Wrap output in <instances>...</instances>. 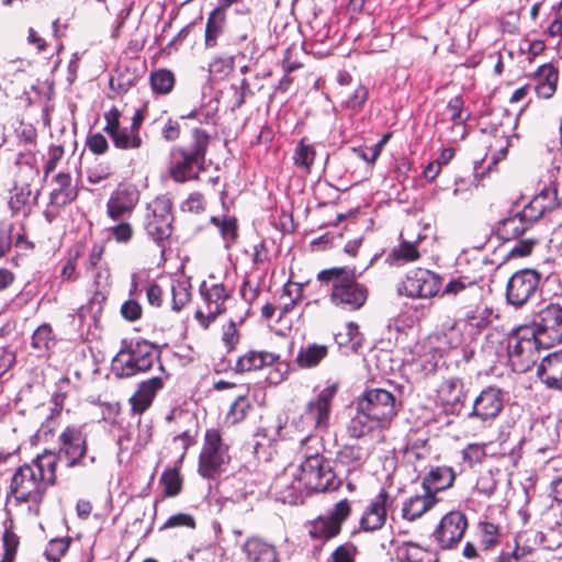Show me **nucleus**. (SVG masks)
<instances>
[{
	"instance_id": "obj_1",
	"label": "nucleus",
	"mask_w": 562,
	"mask_h": 562,
	"mask_svg": "<svg viewBox=\"0 0 562 562\" xmlns=\"http://www.w3.org/2000/svg\"><path fill=\"white\" fill-rule=\"evenodd\" d=\"M211 142L212 135L204 126H191L188 137L169 151V177L176 183L199 181Z\"/></svg>"
},
{
	"instance_id": "obj_2",
	"label": "nucleus",
	"mask_w": 562,
	"mask_h": 562,
	"mask_svg": "<svg viewBox=\"0 0 562 562\" xmlns=\"http://www.w3.org/2000/svg\"><path fill=\"white\" fill-rule=\"evenodd\" d=\"M321 288L328 292L330 304L342 312L361 310L369 297V289L358 280L355 267L334 266L316 274Z\"/></svg>"
},
{
	"instance_id": "obj_3",
	"label": "nucleus",
	"mask_w": 562,
	"mask_h": 562,
	"mask_svg": "<svg viewBox=\"0 0 562 562\" xmlns=\"http://www.w3.org/2000/svg\"><path fill=\"white\" fill-rule=\"evenodd\" d=\"M48 486L37 476L32 464L18 467L10 480L7 502L13 501L14 506L25 507L26 516L38 518L47 494Z\"/></svg>"
},
{
	"instance_id": "obj_4",
	"label": "nucleus",
	"mask_w": 562,
	"mask_h": 562,
	"mask_svg": "<svg viewBox=\"0 0 562 562\" xmlns=\"http://www.w3.org/2000/svg\"><path fill=\"white\" fill-rule=\"evenodd\" d=\"M484 267L479 260L459 263L454 274L442 288L440 296L465 303L481 300L484 292Z\"/></svg>"
},
{
	"instance_id": "obj_5",
	"label": "nucleus",
	"mask_w": 562,
	"mask_h": 562,
	"mask_svg": "<svg viewBox=\"0 0 562 562\" xmlns=\"http://www.w3.org/2000/svg\"><path fill=\"white\" fill-rule=\"evenodd\" d=\"M546 348L530 325L513 329L507 337V353L513 370L525 373L538 361L540 350Z\"/></svg>"
},
{
	"instance_id": "obj_6",
	"label": "nucleus",
	"mask_w": 562,
	"mask_h": 562,
	"mask_svg": "<svg viewBox=\"0 0 562 562\" xmlns=\"http://www.w3.org/2000/svg\"><path fill=\"white\" fill-rule=\"evenodd\" d=\"M158 356L155 346L145 339L125 344L113 359V370L117 378H132L148 372Z\"/></svg>"
},
{
	"instance_id": "obj_7",
	"label": "nucleus",
	"mask_w": 562,
	"mask_h": 562,
	"mask_svg": "<svg viewBox=\"0 0 562 562\" xmlns=\"http://www.w3.org/2000/svg\"><path fill=\"white\" fill-rule=\"evenodd\" d=\"M200 296L206 312L196 310L194 318L203 329H207L215 319L227 310V302L232 299L233 289L223 279L210 274L199 286Z\"/></svg>"
},
{
	"instance_id": "obj_8",
	"label": "nucleus",
	"mask_w": 562,
	"mask_h": 562,
	"mask_svg": "<svg viewBox=\"0 0 562 562\" xmlns=\"http://www.w3.org/2000/svg\"><path fill=\"white\" fill-rule=\"evenodd\" d=\"M231 462L229 446L218 428L205 430L198 460V473L206 480H215Z\"/></svg>"
},
{
	"instance_id": "obj_9",
	"label": "nucleus",
	"mask_w": 562,
	"mask_h": 562,
	"mask_svg": "<svg viewBox=\"0 0 562 562\" xmlns=\"http://www.w3.org/2000/svg\"><path fill=\"white\" fill-rule=\"evenodd\" d=\"M301 477L308 493H330L341 486L330 462L321 453L306 456L300 465Z\"/></svg>"
},
{
	"instance_id": "obj_10",
	"label": "nucleus",
	"mask_w": 562,
	"mask_h": 562,
	"mask_svg": "<svg viewBox=\"0 0 562 562\" xmlns=\"http://www.w3.org/2000/svg\"><path fill=\"white\" fill-rule=\"evenodd\" d=\"M352 502L345 497L336 502L326 515H318L306 522L307 535L312 540L325 543L337 538L344 524L352 515Z\"/></svg>"
},
{
	"instance_id": "obj_11",
	"label": "nucleus",
	"mask_w": 562,
	"mask_h": 562,
	"mask_svg": "<svg viewBox=\"0 0 562 562\" xmlns=\"http://www.w3.org/2000/svg\"><path fill=\"white\" fill-rule=\"evenodd\" d=\"M358 408H362L374 422L381 424L386 430H390L395 418L398 415L401 404L396 396L382 387H367L363 393L357 397Z\"/></svg>"
},
{
	"instance_id": "obj_12",
	"label": "nucleus",
	"mask_w": 562,
	"mask_h": 562,
	"mask_svg": "<svg viewBox=\"0 0 562 562\" xmlns=\"http://www.w3.org/2000/svg\"><path fill=\"white\" fill-rule=\"evenodd\" d=\"M172 201L168 198H157L148 209L145 216L144 228L146 234L161 248L173 231Z\"/></svg>"
},
{
	"instance_id": "obj_13",
	"label": "nucleus",
	"mask_w": 562,
	"mask_h": 562,
	"mask_svg": "<svg viewBox=\"0 0 562 562\" xmlns=\"http://www.w3.org/2000/svg\"><path fill=\"white\" fill-rule=\"evenodd\" d=\"M88 450V435L82 426L67 425L59 432L55 452L61 460L66 461L67 468L72 469L85 465Z\"/></svg>"
},
{
	"instance_id": "obj_14",
	"label": "nucleus",
	"mask_w": 562,
	"mask_h": 562,
	"mask_svg": "<svg viewBox=\"0 0 562 562\" xmlns=\"http://www.w3.org/2000/svg\"><path fill=\"white\" fill-rule=\"evenodd\" d=\"M272 366H277V371L270 380L276 384L285 380L290 373V363L281 361L280 355L272 351L249 349L236 359L232 369L235 373L244 374Z\"/></svg>"
},
{
	"instance_id": "obj_15",
	"label": "nucleus",
	"mask_w": 562,
	"mask_h": 562,
	"mask_svg": "<svg viewBox=\"0 0 562 562\" xmlns=\"http://www.w3.org/2000/svg\"><path fill=\"white\" fill-rule=\"evenodd\" d=\"M541 274L533 269L516 271L506 284V301L516 308L522 307L539 290Z\"/></svg>"
},
{
	"instance_id": "obj_16",
	"label": "nucleus",
	"mask_w": 562,
	"mask_h": 562,
	"mask_svg": "<svg viewBox=\"0 0 562 562\" xmlns=\"http://www.w3.org/2000/svg\"><path fill=\"white\" fill-rule=\"evenodd\" d=\"M468 526V517L463 512L450 510L441 517L431 537L441 550H452L462 540Z\"/></svg>"
},
{
	"instance_id": "obj_17",
	"label": "nucleus",
	"mask_w": 562,
	"mask_h": 562,
	"mask_svg": "<svg viewBox=\"0 0 562 562\" xmlns=\"http://www.w3.org/2000/svg\"><path fill=\"white\" fill-rule=\"evenodd\" d=\"M532 330L541 338L544 347L562 342V306L550 303L541 308L532 322Z\"/></svg>"
},
{
	"instance_id": "obj_18",
	"label": "nucleus",
	"mask_w": 562,
	"mask_h": 562,
	"mask_svg": "<svg viewBox=\"0 0 562 562\" xmlns=\"http://www.w3.org/2000/svg\"><path fill=\"white\" fill-rule=\"evenodd\" d=\"M403 292L412 299H430L441 293V277L425 268H415L403 281Z\"/></svg>"
},
{
	"instance_id": "obj_19",
	"label": "nucleus",
	"mask_w": 562,
	"mask_h": 562,
	"mask_svg": "<svg viewBox=\"0 0 562 562\" xmlns=\"http://www.w3.org/2000/svg\"><path fill=\"white\" fill-rule=\"evenodd\" d=\"M269 494L277 501L286 505H302L310 495L300 476L282 472L278 474L269 486Z\"/></svg>"
},
{
	"instance_id": "obj_20",
	"label": "nucleus",
	"mask_w": 562,
	"mask_h": 562,
	"mask_svg": "<svg viewBox=\"0 0 562 562\" xmlns=\"http://www.w3.org/2000/svg\"><path fill=\"white\" fill-rule=\"evenodd\" d=\"M337 392V384L328 385L306 404L304 416L315 429L327 430L329 428L333 401Z\"/></svg>"
},
{
	"instance_id": "obj_21",
	"label": "nucleus",
	"mask_w": 562,
	"mask_h": 562,
	"mask_svg": "<svg viewBox=\"0 0 562 562\" xmlns=\"http://www.w3.org/2000/svg\"><path fill=\"white\" fill-rule=\"evenodd\" d=\"M505 394L494 385L483 389L473 401L469 417H474L483 424L495 420L504 409Z\"/></svg>"
},
{
	"instance_id": "obj_22",
	"label": "nucleus",
	"mask_w": 562,
	"mask_h": 562,
	"mask_svg": "<svg viewBox=\"0 0 562 562\" xmlns=\"http://www.w3.org/2000/svg\"><path fill=\"white\" fill-rule=\"evenodd\" d=\"M391 504L390 493L385 488H381L363 509L359 518V530L363 532L381 530L386 522L387 508Z\"/></svg>"
},
{
	"instance_id": "obj_23",
	"label": "nucleus",
	"mask_w": 562,
	"mask_h": 562,
	"mask_svg": "<svg viewBox=\"0 0 562 562\" xmlns=\"http://www.w3.org/2000/svg\"><path fill=\"white\" fill-rule=\"evenodd\" d=\"M161 374L155 375L138 383L135 393L130 397L132 415H143L151 405L157 393L164 389L168 379L164 366L159 367Z\"/></svg>"
},
{
	"instance_id": "obj_24",
	"label": "nucleus",
	"mask_w": 562,
	"mask_h": 562,
	"mask_svg": "<svg viewBox=\"0 0 562 562\" xmlns=\"http://www.w3.org/2000/svg\"><path fill=\"white\" fill-rule=\"evenodd\" d=\"M139 201L138 191L132 186H122L114 190L106 202V215L112 221H120L131 215Z\"/></svg>"
},
{
	"instance_id": "obj_25",
	"label": "nucleus",
	"mask_w": 562,
	"mask_h": 562,
	"mask_svg": "<svg viewBox=\"0 0 562 562\" xmlns=\"http://www.w3.org/2000/svg\"><path fill=\"white\" fill-rule=\"evenodd\" d=\"M387 431L381 424L374 422L362 408H358L346 424V434L352 439H362L366 437H378L384 440V434Z\"/></svg>"
},
{
	"instance_id": "obj_26",
	"label": "nucleus",
	"mask_w": 562,
	"mask_h": 562,
	"mask_svg": "<svg viewBox=\"0 0 562 562\" xmlns=\"http://www.w3.org/2000/svg\"><path fill=\"white\" fill-rule=\"evenodd\" d=\"M533 217L527 209L501 220L496 226V235L504 241H509L528 234L533 226Z\"/></svg>"
},
{
	"instance_id": "obj_27",
	"label": "nucleus",
	"mask_w": 562,
	"mask_h": 562,
	"mask_svg": "<svg viewBox=\"0 0 562 562\" xmlns=\"http://www.w3.org/2000/svg\"><path fill=\"white\" fill-rule=\"evenodd\" d=\"M537 378L547 389L562 391V349L546 356L537 368Z\"/></svg>"
},
{
	"instance_id": "obj_28",
	"label": "nucleus",
	"mask_w": 562,
	"mask_h": 562,
	"mask_svg": "<svg viewBox=\"0 0 562 562\" xmlns=\"http://www.w3.org/2000/svg\"><path fill=\"white\" fill-rule=\"evenodd\" d=\"M54 188L49 193L50 205L61 209L72 203L78 198V188L72 184L69 172H58L53 178Z\"/></svg>"
},
{
	"instance_id": "obj_29",
	"label": "nucleus",
	"mask_w": 562,
	"mask_h": 562,
	"mask_svg": "<svg viewBox=\"0 0 562 562\" xmlns=\"http://www.w3.org/2000/svg\"><path fill=\"white\" fill-rule=\"evenodd\" d=\"M371 454V449L359 442L346 443L336 452V461L346 467L348 472L360 471Z\"/></svg>"
},
{
	"instance_id": "obj_30",
	"label": "nucleus",
	"mask_w": 562,
	"mask_h": 562,
	"mask_svg": "<svg viewBox=\"0 0 562 562\" xmlns=\"http://www.w3.org/2000/svg\"><path fill=\"white\" fill-rule=\"evenodd\" d=\"M60 460L55 450L44 449L29 464L33 465L36 476L50 487L57 484V469Z\"/></svg>"
},
{
	"instance_id": "obj_31",
	"label": "nucleus",
	"mask_w": 562,
	"mask_h": 562,
	"mask_svg": "<svg viewBox=\"0 0 562 562\" xmlns=\"http://www.w3.org/2000/svg\"><path fill=\"white\" fill-rule=\"evenodd\" d=\"M560 205L561 201L558 196V183L550 181L548 186H544L539 193L535 195L525 209L530 213V217L537 220L544 213L560 207Z\"/></svg>"
},
{
	"instance_id": "obj_32",
	"label": "nucleus",
	"mask_w": 562,
	"mask_h": 562,
	"mask_svg": "<svg viewBox=\"0 0 562 562\" xmlns=\"http://www.w3.org/2000/svg\"><path fill=\"white\" fill-rule=\"evenodd\" d=\"M454 481L456 472L451 467H435L423 476L422 487L428 494L437 496L439 492L450 488Z\"/></svg>"
},
{
	"instance_id": "obj_33",
	"label": "nucleus",
	"mask_w": 562,
	"mask_h": 562,
	"mask_svg": "<svg viewBox=\"0 0 562 562\" xmlns=\"http://www.w3.org/2000/svg\"><path fill=\"white\" fill-rule=\"evenodd\" d=\"M336 97L340 106L355 115L363 109L369 98V90L360 81H356L350 88H337Z\"/></svg>"
},
{
	"instance_id": "obj_34",
	"label": "nucleus",
	"mask_w": 562,
	"mask_h": 562,
	"mask_svg": "<svg viewBox=\"0 0 562 562\" xmlns=\"http://www.w3.org/2000/svg\"><path fill=\"white\" fill-rule=\"evenodd\" d=\"M440 498L424 491L422 495H414L404 501L402 505V517L407 521H415L424 514L431 510Z\"/></svg>"
},
{
	"instance_id": "obj_35",
	"label": "nucleus",
	"mask_w": 562,
	"mask_h": 562,
	"mask_svg": "<svg viewBox=\"0 0 562 562\" xmlns=\"http://www.w3.org/2000/svg\"><path fill=\"white\" fill-rule=\"evenodd\" d=\"M32 188L26 181L15 180L9 192L8 207L12 216L22 214L27 216L32 210Z\"/></svg>"
},
{
	"instance_id": "obj_36",
	"label": "nucleus",
	"mask_w": 562,
	"mask_h": 562,
	"mask_svg": "<svg viewBox=\"0 0 562 562\" xmlns=\"http://www.w3.org/2000/svg\"><path fill=\"white\" fill-rule=\"evenodd\" d=\"M537 80L535 92L539 98L550 99L554 95L559 82V71L552 64H543L533 74Z\"/></svg>"
},
{
	"instance_id": "obj_37",
	"label": "nucleus",
	"mask_w": 562,
	"mask_h": 562,
	"mask_svg": "<svg viewBox=\"0 0 562 562\" xmlns=\"http://www.w3.org/2000/svg\"><path fill=\"white\" fill-rule=\"evenodd\" d=\"M241 550L250 562H279L276 547L259 537L247 538Z\"/></svg>"
},
{
	"instance_id": "obj_38",
	"label": "nucleus",
	"mask_w": 562,
	"mask_h": 562,
	"mask_svg": "<svg viewBox=\"0 0 562 562\" xmlns=\"http://www.w3.org/2000/svg\"><path fill=\"white\" fill-rule=\"evenodd\" d=\"M329 355V347L324 344L311 342L302 346L296 353L294 363L299 369L316 368Z\"/></svg>"
},
{
	"instance_id": "obj_39",
	"label": "nucleus",
	"mask_w": 562,
	"mask_h": 562,
	"mask_svg": "<svg viewBox=\"0 0 562 562\" xmlns=\"http://www.w3.org/2000/svg\"><path fill=\"white\" fill-rule=\"evenodd\" d=\"M493 312V308L486 304H475L462 318L464 327L470 334L480 335L492 324Z\"/></svg>"
},
{
	"instance_id": "obj_40",
	"label": "nucleus",
	"mask_w": 562,
	"mask_h": 562,
	"mask_svg": "<svg viewBox=\"0 0 562 562\" xmlns=\"http://www.w3.org/2000/svg\"><path fill=\"white\" fill-rule=\"evenodd\" d=\"M227 22V13L222 8H215L209 13L204 31L205 48H215L223 35Z\"/></svg>"
},
{
	"instance_id": "obj_41",
	"label": "nucleus",
	"mask_w": 562,
	"mask_h": 562,
	"mask_svg": "<svg viewBox=\"0 0 562 562\" xmlns=\"http://www.w3.org/2000/svg\"><path fill=\"white\" fill-rule=\"evenodd\" d=\"M292 159L297 170L305 176L310 175L316 159L315 146L306 137L301 138L296 144Z\"/></svg>"
},
{
	"instance_id": "obj_42",
	"label": "nucleus",
	"mask_w": 562,
	"mask_h": 562,
	"mask_svg": "<svg viewBox=\"0 0 562 562\" xmlns=\"http://www.w3.org/2000/svg\"><path fill=\"white\" fill-rule=\"evenodd\" d=\"M438 397L446 406H454L463 402V382L459 378H448L438 387Z\"/></svg>"
},
{
	"instance_id": "obj_43",
	"label": "nucleus",
	"mask_w": 562,
	"mask_h": 562,
	"mask_svg": "<svg viewBox=\"0 0 562 562\" xmlns=\"http://www.w3.org/2000/svg\"><path fill=\"white\" fill-rule=\"evenodd\" d=\"M55 344L56 338L53 328L47 323L40 325L31 337L32 348L41 356H49Z\"/></svg>"
},
{
	"instance_id": "obj_44",
	"label": "nucleus",
	"mask_w": 562,
	"mask_h": 562,
	"mask_svg": "<svg viewBox=\"0 0 562 562\" xmlns=\"http://www.w3.org/2000/svg\"><path fill=\"white\" fill-rule=\"evenodd\" d=\"M149 85L154 94L167 95L175 88L176 76L170 69L159 68L150 72Z\"/></svg>"
},
{
	"instance_id": "obj_45",
	"label": "nucleus",
	"mask_w": 562,
	"mask_h": 562,
	"mask_svg": "<svg viewBox=\"0 0 562 562\" xmlns=\"http://www.w3.org/2000/svg\"><path fill=\"white\" fill-rule=\"evenodd\" d=\"M113 146L120 150H135L142 147L143 138L139 133L134 132L127 127H121L120 130L109 135Z\"/></svg>"
},
{
	"instance_id": "obj_46",
	"label": "nucleus",
	"mask_w": 562,
	"mask_h": 562,
	"mask_svg": "<svg viewBox=\"0 0 562 562\" xmlns=\"http://www.w3.org/2000/svg\"><path fill=\"white\" fill-rule=\"evenodd\" d=\"M404 558L407 562H439V553L430 547H423L416 542L404 543Z\"/></svg>"
},
{
	"instance_id": "obj_47",
	"label": "nucleus",
	"mask_w": 562,
	"mask_h": 562,
	"mask_svg": "<svg viewBox=\"0 0 562 562\" xmlns=\"http://www.w3.org/2000/svg\"><path fill=\"white\" fill-rule=\"evenodd\" d=\"M420 258V252L417 249L416 243L403 240L397 247H394L387 256V261L391 265H400L413 262Z\"/></svg>"
},
{
	"instance_id": "obj_48",
	"label": "nucleus",
	"mask_w": 562,
	"mask_h": 562,
	"mask_svg": "<svg viewBox=\"0 0 562 562\" xmlns=\"http://www.w3.org/2000/svg\"><path fill=\"white\" fill-rule=\"evenodd\" d=\"M480 543L484 551H492L501 542V527L492 521H480Z\"/></svg>"
},
{
	"instance_id": "obj_49",
	"label": "nucleus",
	"mask_w": 562,
	"mask_h": 562,
	"mask_svg": "<svg viewBox=\"0 0 562 562\" xmlns=\"http://www.w3.org/2000/svg\"><path fill=\"white\" fill-rule=\"evenodd\" d=\"M160 484L164 486L165 497H175L180 494L183 485L182 476L178 469H167L162 472Z\"/></svg>"
},
{
	"instance_id": "obj_50",
	"label": "nucleus",
	"mask_w": 562,
	"mask_h": 562,
	"mask_svg": "<svg viewBox=\"0 0 562 562\" xmlns=\"http://www.w3.org/2000/svg\"><path fill=\"white\" fill-rule=\"evenodd\" d=\"M211 223L218 227L221 236L226 243V247L236 243L238 238V224L235 217H224L220 220L216 216H212Z\"/></svg>"
},
{
	"instance_id": "obj_51",
	"label": "nucleus",
	"mask_w": 562,
	"mask_h": 562,
	"mask_svg": "<svg viewBox=\"0 0 562 562\" xmlns=\"http://www.w3.org/2000/svg\"><path fill=\"white\" fill-rule=\"evenodd\" d=\"M237 56L245 57V54L238 49L236 54L215 56L210 63V71L222 78L228 77L234 72L235 59Z\"/></svg>"
},
{
	"instance_id": "obj_52",
	"label": "nucleus",
	"mask_w": 562,
	"mask_h": 562,
	"mask_svg": "<svg viewBox=\"0 0 562 562\" xmlns=\"http://www.w3.org/2000/svg\"><path fill=\"white\" fill-rule=\"evenodd\" d=\"M345 330V334L339 333L336 335V341L340 347L346 346L352 351H357L361 347L363 340L359 326L353 322H349L347 323Z\"/></svg>"
},
{
	"instance_id": "obj_53",
	"label": "nucleus",
	"mask_w": 562,
	"mask_h": 562,
	"mask_svg": "<svg viewBox=\"0 0 562 562\" xmlns=\"http://www.w3.org/2000/svg\"><path fill=\"white\" fill-rule=\"evenodd\" d=\"M251 408V404L246 396H238L231 405L228 412L225 415V423L234 426L241 423L248 412Z\"/></svg>"
},
{
	"instance_id": "obj_54",
	"label": "nucleus",
	"mask_w": 562,
	"mask_h": 562,
	"mask_svg": "<svg viewBox=\"0 0 562 562\" xmlns=\"http://www.w3.org/2000/svg\"><path fill=\"white\" fill-rule=\"evenodd\" d=\"M70 537L50 539L45 548L44 555L49 562H60L71 544Z\"/></svg>"
},
{
	"instance_id": "obj_55",
	"label": "nucleus",
	"mask_w": 562,
	"mask_h": 562,
	"mask_svg": "<svg viewBox=\"0 0 562 562\" xmlns=\"http://www.w3.org/2000/svg\"><path fill=\"white\" fill-rule=\"evenodd\" d=\"M521 536L515 538V547L512 551H502L495 562H526L525 559L532 554L533 549L521 544Z\"/></svg>"
},
{
	"instance_id": "obj_56",
	"label": "nucleus",
	"mask_w": 562,
	"mask_h": 562,
	"mask_svg": "<svg viewBox=\"0 0 562 562\" xmlns=\"http://www.w3.org/2000/svg\"><path fill=\"white\" fill-rule=\"evenodd\" d=\"M261 284L262 281L260 279H255L250 274H246L239 289L243 301L249 305L254 304L261 293Z\"/></svg>"
},
{
	"instance_id": "obj_57",
	"label": "nucleus",
	"mask_w": 562,
	"mask_h": 562,
	"mask_svg": "<svg viewBox=\"0 0 562 562\" xmlns=\"http://www.w3.org/2000/svg\"><path fill=\"white\" fill-rule=\"evenodd\" d=\"M359 548L352 541L338 544L330 553V562H357Z\"/></svg>"
},
{
	"instance_id": "obj_58",
	"label": "nucleus",
	"mask_w": 562,
	"mask_h": 562,
	"mask_svg": "<svg viewBox=\"0 0 562 562\" xmlns=\"http://www.w3.org/2000/svg\"><path fill=\"white\" fill-rule=\"evenodd\" d=\"M464 101L461 95H456L451 98L447 104V111L450 114V121L454 125H461L464 124L468 119L469 114L464 115Z\"/></svg>"
},
{
	"instance_id": "obj_59",
	"label": "nucleus",
	"mask_w": 562,
	"mask_h": 562,
	"mask_svg": "<svg viewBox=\"0 0 562 562\" xmlns=\"http://www.w3.org/2000/svg\"><path fill=\"white\" fill-rule=\"evenodd\" d=\"M86 147L93 155L101 156L108 153L110 145L106 137L102 133L95 132L87 136Z\"/></svg>"
},
{
	"instance_id": "obj_60",
	"label": "nucleus",
	"mask_w": 562,
	"mask_h": 562,
	"mask_svg": "<svg viewBox=\"0 0 562 562\" xmlns=\"http://www.w3.org/2000/svg\"><path fill=\"white\" fill-rule=\"evenodd\" d=\"M486 457L485 445L483 443H469L462 450L463 461L470 467L475 463H482Z\"/></svg>"
},
{
	"instance_id": "obj_61",
	"label": "nucleus",
	"mask_w": 562,
	"mask_h": 562,
	"mask_svg": "<svg viewBox=\"0 0 562 562\" xmlns=\"http://www.w3.org/2000/svg\"><path fill=\"white\" fill-rule=\"evenodd\" d=\"M240 333L237 329L236 323L234 321H229L225 326H223L222 331V341L228 351H234L239 344Z\"/></svg>"
},
{
	"instance_id": "obj_62",
	"label": "nucleus",
	"mask_w": 562,
	"mask_h": 562,
	"mask_svg": "<svg viewBox=\"0 0 562 562\" xmlns=\"http://www.w3.org/2000/svg\"><path fill=\"white\" fill-rule=\"evenodd\" d=\"M111 236L119 244H128L134 237V228L128 222H120L109 228Z\"/></svg>"
},
{
	"instance_id": "obj_63",
	"label": "nucleus",
	"mask_w": 562,
	"mask_h": 562,
	"mask_svg": "<svg viewBox=\"0 0 562 562\" xmlns=\"http://www.w3.org/2000/svg\"><path fill=\"white\" fill-rule=\"evenodd\" d=\"M196 526L195 519L192 515L186 513H178L170 516L167 521L160 527V530L178 528V527H187L190 529H194Z\"/></svg>"
},
{
	"instance_id": "obj_64",
	"label": "nucleus",
	"mask_w": 562,
	"mask_h": 562,
	"mask_svg": "<svg viewBox=\"0 0 562 562\" xmlns=\"http://www.w3.org/2000/svg\"><path fill=\"white\" fill-rule=\"evenodd\" d=\"M519 240L510 249L512 257H526L532 252L533 247L538 244V238L535 235H528L526 238H518Z\"/></svg>"
}]
</instances>
